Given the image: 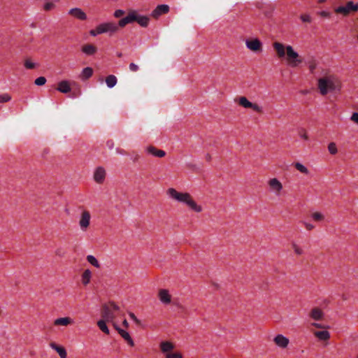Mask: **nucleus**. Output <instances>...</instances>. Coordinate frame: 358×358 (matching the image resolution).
I'll return each instance as SVG.
<instances>
[{
    "instance_id": "1",
    "label": "nucleus",
    "mask_w": 358,
    "mask_h": 358,
    "mask_svg": "<svg viewBox=\"0 0 358 358\" xmlns=\"http://www.w3.org/2000/svg\"><path fill=\"white\" fill-rule=\"evenodd\" d=\"M167 194L172 199L186 203L192 210L195 212L199 213L202 210L201 206L196 204V203L192 199L191 195L189 193H181L176 191L174 188H169L167 190Z\"/></svg>"
},
{
    "instance_id": "2",
    "label": "nucleus",
    "mask_w": 358,
    "mask_h": 358,
    "mask_svg": "<svg viewBox=\"0 0 358 358\" xmlns=\"http://www.w3.org/2000/svg\"><path fill=\"white\" fill-rule=\"evenodd\" d=\"M167 194L172 199L186 203L192 210L195 212L199 213L202 210L201 206L196 204V203L192 199L191 195L189 193H181L176 191L174 188H169L167 190Z\"/></svg>"
},
{
    "instance_id": "3",
    "label": "nucleus",
    "mask_w": 358,
    "mask_h": 358,
    "mask_svg": "<svg viewBox=\"0 0 358 358\" xmlns=\"http://www.w3.org/2000/svg\"><path fill=\"white\" fill-rule=\"evenodd\" d=\"M318 88L322 95L340 89L339 82L331 76H326L318 80Z\"/></svg>"
},
{
    "instance_id": "4",
    "label": "nucleus",
    "mask_w": 358,
    "mask_h": 358,
    "mask_svg": "<svg viewBox=\"0 0 358 358\" xmlns=\"http://www.w3.org/2000/svg\"><path fill=\"white\" fill-rule=\"evenodd\" d=\"M358 11V3L354 1H348L345 5L340 6L334 9V12L341 14L343 16H348L351 12Z\"/></svg>"
},
{
    "instance_id": "5",
    "label": "nucleus",
    "mask_w": 358,
    "mask_h": 358,
    "mask_svg": "<svg viewBox=\"0 0 358 358\" xmlns=\"http://www.w3.org/2000/svg\"><path fill=\"white\" fill-rule=\"evenodd\" d=\"M286 54L288 62L291 66L296 67L302 62L301 57L294 51L291 45L286 46Z\"/></svg>"
},
{
    "instance_id": "6",
    "label": "nucleus",
    "mask_w": 358,
    "mask_h": 358,
    "mask_svg": "<svg viewBox=\"0 0 358 358\" xmlns=\"http://www.w3.org/2000/svg\"><path fill=\"white\" fill-rule=\"evenodd\" d=\"M117 31L118 26L114 22L103 23L96 27V33L98 34L110 33L111 35Z\"/></svg>"
},
{
    "instance_id": "7",
    "label": "nucleus",
    "mask_w": 358,
    "mask_h": 358,
    "mask_svg": "<svg viewBox=\"0 0 358 358\" xmlns=\"http://www.w3.org/2000/svg\"><path fill=\"white\" fill-rule=\"evenodd\" d=\"M235 101H238V104L245 108H252L258 113L262 112V109L260 106L256 103L250 102L245 96H241L238 98V99H236Z\"/></svg>"
},
{
    "instance_id": "8",
    "label": "nucleus",
    "mask_w": 358,
    "mask_h": 358,
    "mask_svg": "<svg viewBox=\"0 0 358 358\" xmlns=\"http://www.w3.org/2000/svg\"><path fill=\"white\" fill-rule=\"evenodd\" d=\"M101 315L102 320H106L108 322H113L115 317V314L113 310L106 303L102 305Z\"/></svg>"
},
{
    "instance_id": "9",
    "label": "nucleus",
    "mask_w": 358,
    "mask_h": 358,
    "mask_svg": "<svg viewBox=\"0 0 358 358\" xmlns=\"http://www.w3.org/2000/svg\"><path fill=\"white\" fill-rule=\"evenodd\" d=\"M245 44L247 48L253 52H259L262 50V44L257 38L246 40Z\"/></svg>"
},
{
    "instance_id": "10",
    "label": "nucleus",
    "mask_w": 358,
    "mask_h": 358,
    "mask_svg": "<svg viewBox=\"0 0 358 358\" xmlns=\"http://www.w3.org/2000/svg\"><path fill=\"white\" fill-rule=\"evenodd\" d=\"M135 20H136V11L135 10H131V11H130L129 13L127 16H126L125 17L121 19L119 21L118 24H117V25L118 26V28L119 27H124L127 24L131 23L133 22H134Z\"/></svg>"
},
{
    "instance_id": "11",
    "label": "nucleus",
    "mask_w": 358,
    "mask_h": 358,
    "mask_svg": "<svg viewBox=\"0 0 358 358\" xmlns=\"http://www.w3.org/2000/svg\"><path fill=\"white\" fill-rule=\"evenodd\" d=\"M90 217V214L88 211L84 210L82 213L81 218L79 222V224L82 229L85 230L89 227Z\"/></svg>"
},
{
    "instance_id": "12",
    "label": "nucleus",
    "mask_w": 358,
    "mask_h": 358,
    "mask_svg": "<svg viewBox=\"0 0 358 358\" xmlns=\"http://www.w3.org/2000/svg\"><path fill=\"white\" fill-rule=\"evenodd\" d=\"M106 177L105 169L101 167H97L94 173V179L97 183H102Z\"/></svg>"
},
{
    "instance_id": "13",
    "label": "nucleus",
    "mask_w": 358,
    "mask_h": 358,
    "mask_svg": "<svg viewBox=\"0 0 358 358\" xmlns=\"http://www.w3.org/2000/svg\"><path fill=\"white\" fill-rule=\"evenodd\" d=\"M169 10V7L167 5L162 4L157 6V8L152 12V16L155 18H157L162 14L166 13Z\"/></svg>"
},
{
    "instance_id": "14",
    "label": "nucleus",
    "mask_w": 358,
    "mask_h": 358,
    "mask_svg": "<svg viewBox=\"0 0 358 358\" xmlns=\"http://www.w3.org/2000/svg\"><path fill=\"white\" fill-rule=\"evenodd\" d=\"M146 153L154 157H164L166 154L165 151L159 150L154 146L148 147Z\"/></svg>"
},
{
    "instance_id": "15",
    "label": "nucleus",
    "mask_w": 358,
    "mask_h": 358,
    "mask_svg": "<svg viewBox=\"0 0 358 358\" xmlns=\"http://www.w3.org/2000/svg\"><path fill=\"white\" fill-rule=\"evenodd\" d=\"M274 342L278 346L285 348L289 343V339L281 334H278L274 338Z\"/></svg>"
},
{
    "instance_id": "16",
    "label": "nucleus",
    "mask_w": 358,
    "mask_h": 358,
    "mask_svg": "<svg viewBox=\"0 0 358 358\" xmlns=\"http://www.w3.org/2000/svg\"><path fill=\"white\" fill-rule=\"evenodd\" d=\"M69 13L79 20H84L87 18L86 14L80 8H72L69 10Z\"/></svg>"
},
{
    "instance_id": "17",
    "label": "nucleus",
    "mask_w": 358,
    "mask_h": 358,
    "mask_svg": "<svg viewBox=\"0 0 358 358\" xmlns=\"http://www.w3.org/2000/svg\"><path fill=\"white\" fill-rule=\"evenodd\" d=\"M159 297L160 301L165 304L171 303V295L166 289H160L159 291Z\"/></svg>"
},
{
    "instance_id": "18",
    "label": "nucleus",
    "mask_w": 358,
    "mask_h": 358,
    "mask_svg": "<svg viewBox=\"0 0 358 358\" xmlns=\"http://www.w3.org/2000/svg\"><path fill=\"white\" fill-rule=\"evenodd\" d=\"M50 346L59 354L60 358H66L67 353L64 347L59 346L54 342L50 343Z\"/></svg>"
},
{
    "instance_id": "19",
    "label": "nucleus",
    "mask_w": 358,
    "mask_h": 358,
    "mask_svg": "<svg viewBox=\"0 0 358 358\" xmlns=\"http://www.w3.org/2000/svg\"><path fill=\"white\" fill-rule=\"evenodd\" d=\"M273 48L277 52L279 57H283L285 55L286 46L279 42H275L273 43Z\"/></svg>"
},
{
    "instance_id": "20",
    "label": "nucleus",
    "mask_w": 358,
    "mask_h": 358,
    "mask_svg": "<svg viewBox=\"0 0 358 358\" xmlns=\"http://www.w3.org/2000/svg\"><path fill=\"white\" fill-rule=\"evenodd\" d=\"M268 185L270 187L278 192H279L282 189V185L281 182L276 178H272L268 181Z\"/></svg>"
},
{
    "instance_id": "21",
    "label": "nucleus",
    "mask_w": 358,
    "mask_h": 358,
    "mask_svg": "<svg viewBox=\"0 0 358 358\" xmlns=\"http://www.w3.org/2000/svg\"><path fill=\"white\" fill-rule=\"evenodd\" d=\"M324 315L323 312L319 308H314L310 313V317L315 320H320Z\"/></svg>"
},
{
    "instance_id": "22",
    "label": "nucleus",
    "mask_w": 358,
    "mask_h": 358,
    "mask_svg": "<svg viewBox=\"0 0 358 358\" xmlns=\"http://www.w3.org/2000/svg\"><path fill=\"white\" fill-rule=\"evenodd\" d=\"M150 18L148 16L139 15L136 11V20L134 22H138L141 27H146L148 24Z\"/></svg>"
},
{
    "instance_id": "23",
    "label": "nucleus",
    "mask_w": 358,
    "mask_h": 358,
    "mask_svg": "<svg viewBox=\"0 0 358 358\" xmlns=\"http://www.w3.org/2000/svg\"><path fill=\"white\" fill-rule=\"evenodd\" d=\"M118 333L127 341V343H128L129 345H130V346L134 345V343L131 337L130 336L129 334L127 331H126L123 329H118Z\"/></svg>"
},
{
    "instance_id": "24",
    "label": "nucleus",
    "mask_w": 358,
    "mask_h": 358,
    "mask_svg": "<svg viewBox=\"0 0 358 358\" xmlns=\"http://www.w3.org/2000/svg\"><path fill=\"white\" fill-rule=\"evenodd\" d=\"M57 90L62 93H68L71 91V87L68 81L63 80L59 83Z\"/></svg>"
},
{
    "instance_id": "25",
    "label": "nucleus",
    "mask_w": 358,
    "mask_h": 358,
    "mask_svg": "<svg viewBox=\"0 0 358 358\" xmlns=\"http://www.w3.org/2000/svg\"><path fill=\"white\" fill-rule=\"evenodd\" d=\"M72 322V320L70 317H60L55 320L54 324L59 326H67L68 324H71Z\"/></svg>"
},
{
    "instance_id": "26",
    "label": "nucleus",
    "mask_w": 358,
    "mask_h": 358,
    "mask_svg": "<svg viewBox=\"0 0 358 358\" xmlns=\"http://www.w3.org/2000/svg\"><path fill=\"white\" fill-rule=\"evenodd\" d=\"M92 74L93 69L91 67H86L83 70L80 77L82 80H85L90 78L92 76Z\"/></svg>"
},
{
    "instance_id": "27",
    "label": "nucleus",
    "mask_w": 358,
    "mask_h": 358,
    "mask_svg": "<svg viewBox=\"0 0 358 358\" xmlns=\"http://www.w3.org/2000/svg\"><path fill=\"white\" fill-rule=\"evenodd\" d=\"M160 348H161V350L163 352L169 353V352H171L170 351H171L173 349L174 346L170 342L164 341V342L161 343Z\"/></svg>"
},
{
    "instance_id": "28",
    "label": "nucleus",
    "mask_w": 358,
    "mask_h": 358,
    "mask_svg": "<svg viewBox=\"0 0 358 358\" xmlns=\"http://www.w3.org/2000/svg\"><path fill=\"white\" fill-rule=\"evenodd\" d=\"M82 50L85 54L91 55L96 52V48L93 45L86 44L83 47Z\"/></svg>"
},
{
    "instance_id": "29",
    "label": "nucleus",
    "mask_w": 358,
    "mask_h": 358,
    "mask_svg": "<svg viewBox=\"0 0 358 358\" xmlns=\"http://www.w3.org/2000/svg\"><path fill=\"white\" fill-rule=\"evenodd\" d=\"M314 334L322 341H327L330 338V334L327 331H315Z\"/></svg>"
},
{
    "instance_id": "30",
    "label": "nucleus",
    "mask_w": 358,
    "mask_h": 358,
    "mask_svg": "<svg viewBox=\"0 0 358 358\" xmlns=\"http://www.w3.org/2000/svg\"><path fill=\"white\" fill-rule=\"evenodd\" d=\"M92 273L89 269H86L82 275V282L84 285H87L90 282Z\"/></svg>"
},
{
    "instance_id": "31",
    "label": "nucleus",
    "mask_w": 358,
    "mask_h": 358,
    "mask_svg": "<svg viewBox=\"0 0 358 358\" xmlns=\"http://www.w3.org/2000/svg\"><path fill=\"white\" fill-rule=\"evenodd\" d=\"M106 322H108V321L104 320H100L99 321H98L97 325L103 333H105L106 334H109L110 331L106 325Z\"/></svg>"
},
{
    "instance_id": "32",
    "label": "nucleus",
    "mask_w": 358,
    "mask_h": 358,
    "mask_svg": "<svg viewBox=\"0 0 358 358\" xmlns=\"http://www.w3.org/2000/svg\"><path fill=\"white\" fill-rule=\"evenodd\" d=\"M106 83L108 87L112 88L117 84V78L113 75H110L106 77Z\"/></svg>"
},
{
    "instance_id": "33",
    "label": "nucleus",
    "mask_w": 358,
    "mask_h": 358,
    "mask_svg": "<svg viewBox=\"0 0 358 358\" xmlns=\"http://www.w3.org/2000/svg\"><path fill=\"white\" fill-rule=\"evenodd\" d=\"M87 262L90 264H91L92 265H93L96 268H99L100 267V264L99 263L97 259L94 256H92V255L87 256Z\"/></svg>"
},
{
    "instance_id": "34",
    "label": "nucleus",
    "mask_w": 358,
    "mask_h": 358,
    "mask_svg": "<svg viewBox=\"0 0 358 358\" xmlns=\"http://www.w3.org/2000/svg\"><path fill=\"white\" fill-rule=\"evenodd\" d=\"M294 166L298 171L303 173L307 174L308 173L307 168L299 162L295 163Z\"/></svg>"
},
{
    "instance_id": "35",
    "label": "nucleus",
    "mask_w": 358,
    "mask_h": 358,
    "mask_svg": "<svg viewBox=\"0 0 358 358\" xmlns=\"http://www.w3.org/2000/svg\"><path fill=\"white\" fill-rule=\"evenodd\" d=\"M45 83H46V78L43 76L38 77L34 81V83L38 86L43 85H45Z\"/></svg>"
},
{
    "instance_id": "36",
    "label": "nucleus",
    "mask_w": 358,
    "mask_h": 358,
    "mask_svg": "<svg viewBox=\"0 0 358 358\" xmlns=\"http://www.w3.org/2000/svg\"><path fill=\"white\" fill-rule=\"evenodd\" d=\"M329 151L331 155H336L337 152V148L334 143H331L328 146Z\"/></svg>"
},
{
    "instance_id": "37",
    "label": "nucleus",
    "mask_w": 358,
    "mask_h": 358,
    "mask_svg": "<svg viewBox=\"0 0 358 358\" xmlns=\"http://www.w3.org/2000/svg\"><path fill=\"white\" fill-rule=\"evenodd\" d=\"M166 358H182V356L179 352H169L166 353Z\"/></svg>"
},
{
    "instance_id": "38",
    "label": "nucleus",
    "mask_w": 358,
    "mask_h": 358,
    "mask_svg": "<svg viewBox=\"0 0 358 358\" xmlns=\"http://www.w3.org/2000/svg\"><path fill=\"white\" fill-rule=\"evenodd\" d=\"M11 99V96L8 94H3L0 95V103H6Z\"/></svg>"
},
{
    "instance_id": "39",
    "label": "nucleus",
    "mask_w": 358,
    "mask_h": 358,
    "mask_svg": "<svg viewBox=\"0 0 358 358\" xmlns=\"http://www.w3.org/2000/svg\"><path fill=\"white\" fill-rule=\"evenodd\" d=\"M312 217L315 221H321L323 220L324 216L322 213L316 212L312 214Z\"/></svg>"
},
{
    "instance_id": "40",
    "label": "nucleus",
    "mask_w": 358,
    "mask_h": 358,
    "mask_svg": "<svg viewBox=\"0 0 358 358\" xmlns=\"http://www.w3.org/2000/svg\"><path fill=\"white\" fill-rule=\"evenodd\" d=\"M24 66L27 69H33L36 67V64L31 62L29 59H27L24 61Z\"/></svg>"
},
{
    "instance_id": "41",
    "label": "nucleus",
    "mask_w": 358,
    "mask_h": 358,
    "mask_svg": "<svg viewBox=\"0 0 358 358\" xmlns=\"http://www.w3.org/2000/svg\"><path fill=\"white\" fill-rule=\"evenodd\" d=\"M54 7H55V4L52 2H48L44 5V9L45 10H50L52 9Z\"/></svg>"
},
{
    "instance_id": "42",
    "label": "nucleus",
    "mask_w": 358,
    "mask_h": 358,
    "mask_svg": "<svg viewBox=\"0 0 358 358\" xmlns=\"http://www.w3.org/2000/svg\"><path fill=\"white\" fill-rule=\"evenodd\" d=\"M124 14V11L122 10H115V13H114V16L117 18L118 17H120L122 16H123Z\"/></svg>"
},
{
    "instance_id": "43",
    "label": "nucleus",
    "mask_w": 358,
    "mask_h": 358,
    "mask_svg": "<svg viewBox=\"0 0 358 358\" xmlns=\"http://www.w3.org/2000/svg\"><path fill=\"white\" fill-rule=\"evenodd\" d=\"M301 19L304 22H310L311 20V18L308 15H301Z\"/></svg>"
},
{
    "instance_id": "44",
    "label": "nucleus",
    "mask_w": 358,
    "mask_h": 358,
    "mask_svg": "<svg viewBox=\"0 0 358 358\" xmlns=\"http://www.w3.org/2000/svg\"><path fill=\"white\" fill-rule=\"evenodd\" d=\"M350 120L358 124V113H353L350 117Z\"/></svg>"
},
{
    "instance_id": "45",
    "label": "nucleus",
    "mask_w": 358,
    "mask_h": 358,
    "mask_svg": "<svg viewBox=\"0 0 358 358\" xmlns=\"http://www.w3.org/2000/svg\"><path fill=\"white\" fill-rule=\"evenodd\" d=\"M293 248L294 249L295 252L297 255H301L303 253V250L299 248L295 243L292 244Z\"/></svg>"
},
{
    "instance_id": "46",
    "label": "nucleus",
    "mask_w": 358,
    "mask_h": 358,
    "mask_svg": "<svg viewBox=\"0 0 358 358\" xmlns=\"http://www.w3.org/2000/svg\"><path fill=\"white\" fill-rule=\"evenodd\" d=\"M109 304L114 311H119L120 307L115 304L113 301H110Z\"/></svg>"
},
{
    "instance_id": "47",
    "label": "nucleus",
    "mask_w": 358,
    "mask_h": 358,
    "mask_svg": "<svg viewBox=\"0 0 358 358\" xmlns=\"http://www.w3.org/2000/svg\"><path fill=\"white\" fill-rule=\"evenodd\" d=\"M129 69L131 71H137L138 69V66L136 64H135L134 63H131L129 65Z\"/></svg>"
},
{
    "instance_id": "48",
    "label": "nucleus",
    "mask_w": 358,
    "mask_h": 358,
    "mask_svg": "<svg viewBox=\"0 0 358 358\" xmlns=\"http://www.w3.org/2000/svg\"><path fill=\"white\" fill-rule=\"evenodd\" d=\"M299 135L301 138H304L305 140H308V137L307 134L305 133L303 129H301V131H300Z\"/></svg>"
},
{
    "instance_id": "49",
    "label": "nucleus",
    "mask_w": 358,
    "mask_h": 358,
    "mask_svg": "<svg viewBox=\"0 0 358 358\" xmlns=\"http://www.w3.org/2000/svg\"><path fill=\"white\" fill-rule=\"evenodd\" d=\"M306 229L308 230H312L313 228H314V226L311 224H309V223H307V222H303Z\"/></svg>"
},
{
    "instance_id": "50",
    "label": "nucleus",
    "mask_w": 358,
    "mask_h": 358,
    "mask_svg": "<svg viewBox=\"0 0 358 358\" xmlns=\"http://www.w3.org/2000/svg\"><path fill=\"white\" fill-rule=\"evenodd\" d=\"M320 15L325 17H329L331 16V13L326 11H322L320 13Z\"/></svg>"
},
{
    "instance_id": "51",
    "label": "nucleus",
    "mask_w": 358,
    "mask_h": 358,
    "mask_svg": "<svg viewBox=\"0 0 358 358\" xmlns=\"http://www.w3.org/2000/svg\"><path fill=\"white\" fill-rule=\"evenodd\" d=\"M312 325L316 328H319V329H322L324 328V327L320 324H318V323H313Z\"/></svg>"
},
{
    "instance_id": "52",
    "label": "nucleus",
    "mask_w": 358,
    "mask_h": 358,
    "mask_svg": "<svg viewBox=\"0 0 358 358\" xmlns=\"http://www.w3.org/2000/svg\"><path fill=\"white\" fill-rule=\"evenodd\" d=\"M315 67H316V65H315V64H310L309 65V69H310V71H311L312 73L313 72V71H314V69H315Z\"/></svg>"
},
{
    "instance_id": "53",
    "label": "nucleus",
    "mask_w": 358,
    "mask_h": 358,
    "mask_svg": "<svg viewBox=\"0 0 358 358\" xmlns=\"http://www.w3.org/2000/svg\"><path fill=\"white\" fill-rule=\"evenodd\" d=\"M113 322V326L114 327L115 329L118 332V329H122L116 323Z\"/></svg>"
},
{
    "instance_id": "54",
    "label": "nucleus",
    "mask_w": 358,
    "mask_h": 358,
    "mask_svg": "<svg viewBox=\"0 0 358 358\" xmlns=\"http://www.w3.org/2000/svg\"><path fill=\"white\" fill-rule=\"evenodd\" d=\"M90 34L92 36H96L97 34H99L98 33H96V29H94H94H93V30H91V31H90Z\"/></svg>"
},
{
    "instance_id": "55",
    "label": "nucleus",
    "mask_w": 358,
    "mask_h": 358,
    "mask_svg": "<svg viewBox=\"0 0 358 358\" xmlns=\"http://www.w3.org/2000/svg\"><path fill=\"white\" fill-rule=\"evenodd\" d=\"M122 325H123L125 328H128V327H129V323H128V322L127 321V320H124V321L122 322Z\"/></svg>"
},
{
    "instance_id": "56",
    "label": "nucleus",
    "mask_w": 358,
    "mask_h": 358,
    "mask_svg": "<svg viewBox=\"0 0 358 358\" xmlns=\"http://www.w3.org/2000/svg\"><path fill=\"white\" fill-rule=\"evenodd\" d=\"M129 317H130L133 320H134L136 318H137V317H136V315H134V313H129Z\"/></svg>"
},
{
    "instance_id": "57",
    "label": "nucleus",
    "mask_w": 358,
    "mask_h": 358,
    "mask_svg": "<svg viewBox=\"0 0 358 358\" xmlns=\"http://www.w3.org/2000/svg\"><path fill=\"white\" fill-rule=\"evenodd\" d=\"M134 321L138 325H141V321L138 318H136Z\"/></svg>"
},
{
    "instance_id": "58",
    "label": "nucleus",
    "mask_w": 358,
    "mask_h": 358,
    "mask_svg": "<svg viewBox=\"0 0 358 358\" xmlns=\"http://www.w3.org/2000/svg\"><path fill=\"white\" fill-rule=\"evenodd\" d=\"M118 152H119V154H120V155H125V154H126V153H125V152H124V150H119V151H118Z\"/></svg>"
},
{
    "instance_id": "59",
    "label": "nucleus",
    "mask_w": 358,
    "mask_h": 358,
    "mask_svg": "<svg viewBox=\"0 0 358 358\" xmlns=\"http://www.w3.org/2000/svg\"><path fill=\"white\" fill-rule=\"evenodd\" d=\"M117 57H121L122 56V54L121 52L117 53Z\"/></svg>"
},
{
    "instance_id": "60",
    "label": "nucleus",
    "mask_w": 358,
    "mask_h": 358,
    "mask_svg": "<svg viewBox=\"0 0 358 358\" xmlns=\"http://www.w3.org/2000/svg\"><path fill=\"white\" fill-rule=\"evenodd\" d=\"M178 306H179V308H180L181 310H183L184 307H183L182 306L179 305Z\"/></svg>"
},
{
    "instance_id": "61",
    "label": "nucleus",
    "mask_w": 358,
    "mask_h": 358,
    "mask_svg": "<svg viewBox=\"0 0 358 358\" xmlns=\"http://www.w3.org/2000/svg\"><path fill=\"white\" fill-rule=\"evenodd\" d=\"M326 0H319L320 3H324Z\"/></svg>"
},
{
    "instance_id": "62",
    "label": "nucleus",
    "mask_w": 358,
    "mask_h": 358,
    "mask_svg": "<svg viewBox=\"0 0 358 358\" xmlns=\"http://www.w3.org/2000/svg\"><path fill=\"white\" fill-rule=\"evenodd\" d=\"M214 285L217 288L219 286L217 284H214Z\"/></svg>"
},
{
    "instance_id": "63",
    "label": "nucleus",
    "mask_w": 358,
    "mask_h": 358,
    "mask_svg": "<svg viewBox=\"0 0 358 358\" xmlns=\"http://www.w3.org/2000/svg\"><path fill=\"white\" fill-rule=\"evenodd\" d=\"M357 358H358V355H357Z\"/></svg>"
}]
</instances>
